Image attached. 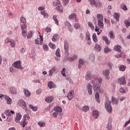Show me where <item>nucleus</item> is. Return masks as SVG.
<instances>
[{
  "mask_svg": "<svg viewBox=\"0 0 130 130\" xmlns=\"http://www.w3.org/2000/svg\"><path fill=\"white\" fill-rule=\"evenodd\" d=\"M23 92L25 97L29 98L31 96V92L27 89H23Z\"/></svg>",
  "mask_w": 130,
  "mask_h": 130,
  "instance_id": "obj_17",
  "label": "nucleus"
},
{
  "mask_svg": "<svg viewBox=\"0 0 130 130\" xmlns=\"http://www.w3.org/2000/svg\"><path fill=\"white\" fill-rule=\"evenodd\" d=\"M82 111L87 112L89 110V107L88 106H85L82 108Z\"/></svg>",
  "mask_w": 130,
  "mask_h": 130,
  "instance_id": "obj_37",
  "label": "nucleus"
},
{
  "mask_svg": "<svg viewBox=\"0 0 130 130\" xmlns=\"http://www.w3.org/2000/svg\"><path fill=\"white\" fill-rule=\"evenodd\" d=\"M109 35H110V38L111 39H114V38H115L114 35H113V32H112V31L109 32Z\"/></svg>",
  "mask_w": 130,
  "mask_h": 130,
  "instance_id": "obj_40",
  "label": "nucleus"
},
{
  "mask_svg": "<svg viewBox=\"0 0 130 130\" xmlns=\"http://www.w3.org/2000/svg\"><path fill=\"white\" fill-rule=\"evenodd\" d=\"M91 84H92V86L93 87V90L94 91H97L98 92H101V91H100V86L101 85L96 83L95 82H94V83H91Z\"/></svg>",
  "mask_w": 130,
  "mask_h": 130,
  "instance_id": "obj_8",
  "label": "nucleus"
},
{
  "mask_svg": "<svg viewBox=\"0 0 130 130\" xmlns=\"http://www.w3.org/2000/svg\"><path fill=\"white\" fill-rule=\"evenodd\" d=\"M26 119H30V116H29L28 114H26L23 116L22 121L20 122V124L22 125L23 127H25L26 124H27V122H25L26 121Z\"/></svg>",
  "mask_w": 130,
  "mask_h": 130,
  "instance_id": "obj_5",
  "label": "nucleus"
},
{
  "mask_svg": "<svg viewBox=\"0 0 130 130\" xmlns=\"http://www.w3.org/2000/svg\"><path fill=\"white\" fill-rule=\"evenodd\" d=\"M105 107L109 113L112 112V107H111V102L110 101L107 100L105 103Z\"/></svg>",
  "mask_w": 130,
  "mask_h": 130,
  "instance_id": "obj_6",
  "label": "nucleus"
},
{
  "mask_svg": "<svg viewBox=\"0 0 130 130\" xmlns=\"http://www.w3.org/2000/svg\"><path fill=\"white\" fill-rule=\"evenodd\" d=\"M94 49L95 51H101V50H102V48H101V46H100V45L98 44V43H96L95 44Z\"/></svg>",
  "mask_w": 130,
  "mask_h": 130,
  "instance_id": "obj_19",
  "label": "nucleus"
},
{
  "mask_svg": "<svg viewBox=\"0 0 130 130\" xmlns=\"http://www.w3.org/2000/svg\"><path fill=\"white\" fill-rule=\"evenodd\" d=\"M124 22L125 25L127 27V28L128 27H129V26H130V22H129V21H128V20H125L124 21Z\"/></svg>",
  "mask_w": 130,
  "mask_h": 130,
  "instance_id": "obj_42",
  "label": "nucleus"
},
{
  "mask_svg": "<svg viewBox=\"0 0 130 130\" xmlns=\"http://www.w3.org/2000/svg\"><path fill=\"white\" fill-rule=\"evenodd\" d=\"M105 53H108V52H111V49L108 48V46H106L104 50Z\"/></svg>",
  "mask_w": 130,
  "mask_h": 130,
  "instance_id": "obj_34",
  "label": "nucleus"
},
{
  "mask_svg": "<svg viewBox=\"0 0 130 130\" xmlns=\"http://www.w3.org/2000/svg\"><path fill=\"white\" fill-rule=\"evenodd\" d=\"M10 90L12 94H17V91H16V89L15 88L10 87Z\"/></svg>",
  "mask_w": 130,
  "mask_h": 130,
  "instance_id": "obj_36",
  "label": "nucleus"
},
{
  "mask_svg": "<svg viewBox=\"0 0 130 130\" xmlns=\"http://www.w3.org/2000/svg\"><path fill=\"white\" fill-rule=\"evenodd\" d=\"M60 49L59 48H57L55 52V54L57 57H60Z\"/></svg>",
  "mask_w": 130,
  "mask_h": 130,
  "instance_id": "obj_35",
  "label": "nucleus"
},
{
  "mask_svg": "<svg viewBox=\"0 0 130 130\" xmlns=\"http://www.w3.org/2000/svg\"><path fill=\"white\" fill-rule=\"evenodd\" d=\"M121 8L124 10V11H126L127 10V8L126 7V6L122 5L121 6Z\"/></svg>",
  "mask_w": 130,
  "mask_h": 130,
  "instance_id": "obj_55",
  "label": "nucleus"
},
{
  "mask_svg": "<svg viewBox=\"0 0 130 130\" xmlns=\"http://www.w3.org/2000/svg\"><path fill=\"white\" fill-rule=\"evenodd\" d=\"M92 39L93 40V42H95V43L98 42V39H97V36L96 35V34H93L92 35Z\"/></svg>",
  "mask_w": 130,
  "mask_h": 130,
  "instance_id": "obj_30",
  "label": "nucleus"
},
{
  "mask_svg": "<svg viewBox=\"0 0 130 130\" xmlns=\"http://www.w3.org/2000/svg\"><path fill=\"white\" fill-rule=\"evenodd\" d=\"M45 9V7L43 6V7H39L38 8L39 11H43V10Z\"/></svg>",
  "mask_w": 130,
  "mask_h": 130,
  "instance_id": "obj_59",
  "label": "nucleus"
},
{
  "mask_svg": "<svg viewBox=\"0 0 130 130\" xmlns=\"http://www.w3.org/2000/svg\"><path fill=\"white\" fill-rule=\"evenodd\" d=\"M67 98L69 99V100H72L74 98V91L71 90L69 91L67 95Z\"/></svg>",
  "mask_w": 130,
  "mask_h": 130,
  "instance_id": "obj_16",
  "label": "nucleus"
},
{
  "mask_svg": "<svg viewBox=\"0 0 130 130\" xmlns=\"http://www.w3.org/2000/svg\"><path fill=\"white\" fill-rule=\"evenodd\" d=\"M81 26V25H80L79 23H76L74 24V27L75 29H78Z\"/></svg>",
  "mask_w": 130,
  "mask_h": 130,
  "instance_id": "obj_46",
  "label": "nucleus"
},
{
  "mask_svg": "<svg viewBox=\"0 0 130 130\" xmlns=\"http://www.w3.org/2000/svg\"><path fill=\"white\" fill-rule=\"evenodd\" d=\"M26 51V49H24L23 48L20 49V52L21 53H24Z\"/></svg>",
  "mask_w": 130,
  "mask_h": 130,
  "instance_id": "obj_64",
  "label": "nucleus"
},
{
  "mask_svg": "<svg viewBox=\"0 0 130 130\" xmlns=\"http://www.w3.org/2000/svg\"><path fill=\"white\" fill-rule=\"evenodd\" d=\"M21 61H17L13 63V66L16 69H19V70H23V67L21 66Z\"/></svg>",
  "mask_w": 130,
  "mask_h": 130,
  "instance_id": "obj_7",
  "label": "nucleus"
},
{
  "mask_svg": "<svg viewBox=\"0 0 130 130\" xmlns=\"http://www.w3.org/2000/svg\"><path fill=\"white\" fill-rule=\"evenodd\" d=\"M103 74L104 76H105L106 79H107V80H109V74H110V71H109V70L107 69L103 71Z\"/></svg>",
  "mask_w": 130,
  "mask_h": 130,
  "instance_id": "obj_12",
  "label": "nucleus"
},
{
  "mask_svg": "<svg viewBox=\"0 0 130 130\" xmlns=\"http://www.w3.org/2000/svg\"><path fill=\"white\" fill-rule=\"evenodd\" d=\"M89 59L90 61H94L95 56L93 54H90L89 56Z\"/></svg>",
  "mask_w": 130,
  "mask_h": 130,
  "instance_id": "obj_33",
  "label": "nucleus"
},
{
  "mask_svg": "<svg viewBox=\"0 0 130 130\" xmlns=\"http://www.w3.org/2000/svg\"><path fill=\"white\" fill-rule=\"evenodd\" d=\"M95 98L96 101L98 103H100V101L99 100V98H100V95L99 93L96 92L95 93Z\"/></svg>",
  "mask_w": 130,
  "mask_h": 130,
  "instance_id": "obj_25",
  "label": "nucleus"
},
{
  "mask_svg": "<svg viewBox=\"0 0 130 130\" xmlns=\"http://www.w3.org/2000/svg\"><path fill=\"white\" fill-rule=\"evenodd\" d=\"M103 81V80L102 79V78H96L92 80L91 83H95L96 84H98L99 83V85H101V84H102Z\"/></svg>",
  "mask_w": 130,
  "mask_h": 130,
  "instance_id": "obj_11",
  "label": "nucleus"
},
{
  "mask_svg": "<svg viewBox=\"0 0 130 130\" xmlns=\"http://www.w3.org/2000/svg\"><path fill=\"white\" fill-rule=\"evenodd\" d=\"M56 18H57V15L53 16V19L54 20V21H55L56 25H58V20H57V19H56Z\"/></svg>",
  "mask_w": 130,
  "mask_h": 130,
  "instance_id": "obj_38",
  "label": "nucleus"
},
{
  "mask_svg": "<svg viewBox=\"0 0 130 130\" xmlns=\"http://www.w3.org/2000/svg\"><path fill=\"white\" fill-rule=\"evenodd\" d=\"M56 9L57 12L59 13H62L63 10H62V7L60 6H58L56 7Z\"/></svg>",
  "mask_w": 130,
  "mask_h": 130,
  "instance_id": "obj_28",
  "label": "nucleus"
},
{
  "mask_svg": "<svg viewBox=\"0 0 130 130\" xmlns=\"http://www.w3.org/2000/svg\"><path fill=\"white\" fill-rule=\"evenodd\" d=\"M91 6H94L95 8L99 9L102 7V3L100 0H88Z\"/></svg>",
  "mask_w": 130,
  "mask_h": 130,
  "instance_id": "obj_2",
  "label": "nucleus"
},
{
  "mask_svg": "<svg viewBox=\"0 0 130 130\" xmlns=\"http://www.w3.org/2000/svg\"><path fill=\"white\" fill-rule=\"evenodd\" d=\"M19 104H20V106H24L25 108L27 107V105H26V103L22 100H20L19 101Z\"/></svg>",
  "mask_w": 130,
  "mask_h": 130,
  "instance_id": "obj_23",
  "label": "nucleus"
},
{
  "mask_svg": "<svg viewBox=\"0 0 130 130\" xmlns=\"http://www.w3.org/2000/svg\"><path fill=\"white\" fill-rule=\"evenodd\" d=\"M86 87L89 95H92V94H93V92H92V85H91L90 83H88Z\"/></svg>",
  "mask_w": 130,
  "mask_h": 130,
  "instance_id": "obj_15",
  "label": "nucleus"
},
{
  "mask_svg": "<svg viewBox=\"0 0 130 130\" xmlns=\"http://www.w3.org/2000/svg\"><path fill=\"white\" fill-rule=\"evenodd\" d=\"M92 77L91 76V74L90 72H87L85 75V79L87 80V81H90Z\"/></svg>",
  "mask_w": 130,
  "mask_h": 130,
  "instance_id": "obj_21",
  "label": "nucleus"
},
{
  "mask_svg": "<svg viewBox=\"0 0 130 130\" xmlns=\"http://www.w3.org/2000/svg\"><path fill=\"white\" fill-rule=\"evenodd\" d=\"M62 2L64 6H67V5L69 4V2H70V0H62Z\"/></svg>",
  "mask_w": 130,
  "mask_h": 130,
  "instance_id": "obj_52",
  "label": "nucleus"
},
{
  "mask_svg": "<svg viewBox=\"0 0 130 130\" xmlns=\"http://www.w3.org/2000/svg\"><path fill=\"white\" fill-rule=\"evenodd\" d=\"M5 114H6L7 116H11L12 114H11V112H10V110H7L5 111Z\"/></svg>",
  "mask_w": 130,
  "mask_h": 130,
  "instance_id": "obj_44",
  "label": "nucleus"
},
{
  "mask_svg": "<svg viewBox=\"0 0 130 130\" xmlns=\"http://www.w3.org/2000/svg\"><path fill=\"white\" fill-rule=\"evenodd\" d=\"M64 50L66 54L69 55V42L67 40L64 41Z\"/></svg>",
  "mask_w": 130,
  "mask_h": 130,
  "instance_id": "obj_10",
  "label": "nucleus"
},
{
  "mask_svg": "<svg viewBox=\"0 0 130 130\" xmlns=\"http://www.w3.org/2000/svg\"><path fill=\"white\" fill-rule=\"evenodd\" d=\"M41 92H42V90H41V89H39L36 91V93L37 95H40V94H41Z\"/></svg>",
  "mask_w": 130,
  "mask_h": 130,
  "instance_id": "obj_56",
  "label": "nucleus"
},
{
  "mask_svg": "<svg viewBox=\"0 0 130 130\" xmlns=\"http://www.w3.org/2000/svg\"><path fill=\"white\" fill-rule=\"evenodd\" d=\"M20 20L21 23H22L21 30H22V36H23V37H25V38H26V35L25 34H27V31L24 30H25V29L27 28V24H26L27 21H26V19L24 18V17L23 16H21L20 18Z\"/></svg>",
  "mask_w": 130,
  "mask_h": 130,
  "instance_id": "obj_1",
  "label": "nucleus"
},
{
  "mask_svg": "<svg viewBox=\"0 0 130 130\" xmlns=\"http://www.w3.org/2000/svg\"><path fill=\"white\" fill-rule=\"evenodd\" d=\"M79 64H82V66H83V64L85 63V61L83 59H80L79 60Z\"/></svg>",
  "mask_w": 130,
  "mask_h": 130,
  "instance_id": "obj_53",
  "label": "nucleus"
},
{
  "mask_svg": "<svg viewBox=\"0 0 130 130\" xmlns=\"http://www.w3.org/2000/svg\"><path fill=\"white\" fill-rule=\"evenodd\" d=\"M112 118H109L108 121V123L110 124H112Z\"/></svg>",
  "mask_w": 130,
  "mask_h": 130,
  "instance_id": "obj_61",
  "label": "nucleus"
},
{
  "mask_svg": "<svg viewBox=\"0 0 130 130\" xmlns=\"http://www.w3.org/2000/svg\"><path fill=\"white\" fill-rule=\"evenodd\" d=\"M43 48L44 49V50H48V46H47V45H43Z\"/></svg>",
  "mask_w": 130,
  "mask_h": 130,
  "instance_id": "obj_63",
  "label": "nucleus"
},
{
  "mask_svg": "<svg viewBox=\"0 0 130 130\" xmlns=\"http://www.w3.org/2000/svg\"><path fill=\"white\" fill-rule=\"evenodd\" d=\"M10 44L11 46L14 47V46H15V41H14V40H11V41H10Z\"/></svg>",
  "mask_w": 130,
  "mask_h": 130,
  "instance_id": "obj_50",
  "label": "nucleus"
},
{
  "mask_svg": "<svg viewBox=\"0 0 130 130\" xmlns=\"http://www.w3.org/2000/svg\"><path fill=\"white\" fill-rule=\"evenodd\" d=\"M65 26H67L68 27L69 30L70 32H73V29H72V25L70 23V22L66 21L65 22Z\"/></svg>",
  "mask_w": 130,
  "mask_h": 130,
  "instance_id": "obj_18",
  "label": "nucleus"
},
{
  "mask_svg": "<svg viewBox=\"0 0 130 130\" xmlns=\"http://www.w3.org/2000/svg\"><path fill=\"white\" fill-rule=\"evenodd\" d=\"M58 36V35L57 34L54 35L53 38H52V41H53V42H55V41H56V40H57Z\"/></svg>",
  "mask_w": 130,
  "mask_h": 130,
  "instance_id": "obj_39",
  "label": "nucleus"
},
{
  "mask_svg": "<svg viewBox=\"0 0 130 130\" xmlns=\"http://www.w3.org/2000/svg\"><path fill=\"white\" fill-rule=\"evenodd\" d=\"M35 42L36 44H40V45H43V37L42 36L40 35V38H37L35 40Z\"/></svg>",
  "mask_w": 130,
  "mask_h": 130,
  "instance_id": "obj_9",
  "label": "nucleus"
},
{
  "mask_svg": "<svg viewBox=\"0 0 130 130\" xmlns=\"http://www.w3.org/2000/svg\"><path fill=\"white\" fill-rule=\"evenodd\" d=\"M102 39L103 40H104V41H106L107 40H108V38H107V37L104 36L102 37Z\"/></svg>",
  "mask_w": 130,
  "mask_h": 130,
  "instance_id": "obj_62",
  "label": "nucleus"
},
{
  "mask_svg": "<svg viewBox=\"0 0 130 130\" xmlns=\"http://www.w3.org/2000/svg\"><path fill=\"white\" fill-rule=\"evenodd\" d=\"M119 91L120 92V93H125V90H124L123 88H120Z\"/></svg>",
  "mask_w": 130,
  "mask_h": 130,
  "instance_id": "obj_60",
  "label": "nucleus"
},
{
  "mask_svg": "<svg viewBox=\"0 0 130 130\" xmlns=\"http://www.w3.org/2000/svg\"><path fill=\"white\" fill-rule=\"evenodd\" d=\"M77 18V16H76V14L75 13H72L71 15L69 16V19H72L73 18Z\"/></svg>",
  "mask_w": 130,
  "mask_h": 130,
  "instance_id": "obj_47",
  "label": "nucleus"
},
{
  "mask_svg": "<svg viewBox=\"0 0 130 130\" xmlns=\"http://www.w3.org/2000/svg\"><path fill=\"white\" fill-rule=\"evenodd\" d=\"M55 112L53 113V116L56 117L57 115H61V112L62 111V109L60 107H57L54 108Z\"/></svg>",
  "mask_w": 130,
  "mask_h": 130,
  "instance_id": "obj_4",
  "label": "nucleus"
},
{
  "mask_svg": "<svg viewBox=\"0 0 130 130\" xmlns=\"http://www.w3.org/2000/svg\"><path fill=\"white\" fill-rule=\"evenodd\" d=\"M119 70L122 72H124V71H125V67H124L123 65H121L119 67Z\"/></svg>",
  "mask_w": 130,
  "mask_h": 130,
  "instance_id": "obj_48",
  "label": "nucleus"
},
{
  "mask_svg": "<svg viewBox=\"0 0 130 130\" xmlns=\"http://www.w3.org/2000/svg\"><path fill=\"white\" fill-rule=\"evenodd\" d=\"M88 26H89V27H90V28L92 29V30H94V26H93V23H92V22H88Z\"/></svg>",
  "mask_w": 130,
  "mask_h": 130,
  "instance_id": "obj_51",
  "label": "nucleus"
},
{
  "mask_svg": "<svg viewBox=\"0 0 130 130\" xmlns=\"http://www.w3.org/2000/svg\"><path fill=\"white\" fill-rule=\"evenodd\" d=\"M4 98L6 100L7 104H11L12 103V99L9 96L5 95Z\"/></svg>",
  "mask_w": 130,
  "mask_h": 130,
  "instance_id": "obj_20",
  "label": "nucleus"
},
{
  "mask_svg": "<svg viewBox=\"0 0 130 130\" xmlns=\"http://www.w3.org/2000/svg\"><path fill=\"white\" fill-rule=\"evenodd\" d=\"M22 118V115H21V113H18L16 114V117H15V122H19L20 123V120Z\"/></svg>",
  "mask_w": 130,
  "mask_h": 130,
  "instance_id": "obj_14",
  "label": "nucleus"
},
{
  "mask_svg": "<svg viewBox=\"0 0 130 130\" xmlns=\"http://www.w3.org/2000/svg\"><path fill=\"white\" fill-rule=\"evenodd\" d=\"M121 48V46L117 45L114 47V49L116 51H118V52H120L121 50H120V49Z\"/></svg>",
  "mask_w": 130,
  "mask_h": 130,
  "instance_id": "obj_27",
  "label": "nucleus"
},
{
  "mask_svg": "<svg viewBox=\"0 0 130 130\" xmlns=\"http://www.w3.org/2000/svg\"><path fill=\"white\" fill-rule=\"evenodd\" d=\"M49 47L52 49H55V48H56V46L55 45V44H53L51 43H50Z\"/></svg>",
  "mask_w": 130,
  "mask_h": 130,
  "instance_id": "obj_43",
  "label": "nucleus"
},
{
  "mask_svg": "<svg viewBox=\"0 0 130 130\" xmlns=\"http://www.w3.org/2000/svg\"><path fill=\"white\" fill-rule=\"evenodd\" d=\"M97 18L98 19V25L101 29L104 28V24H103V15L102 14H98Z\"/></svg>",
  "mask_w": 130,
  "mask_h": 130,
  "instance_id": "obj_3",
  "label": "nucleus"
},
{
  "mask_svg": "<svg viewBox=\"0 0 130 130\" xmlns=\"http://www.w3.org/2000/svg\"><path fill=\"white\" fill-rule=\"evenodd\" d=\"M64 72H66V68H63L62 71H61V74L63 77H66V73Z\"/></svg>",
  "mask_w": 130,
  "mask_h": 130,
  "instance_id": "obj_57",
  "label": "nucleus"
},
{
  "mask_svg": "<svg viewBox=\"0 0 130 130\" xmlns=\"http://www.w3.org/2000/svg\"><path fill=\"white\" fill-rule=\"evenodd\" d=\"M55 88V85L52 81H49V89Z\"/></svg>",
  "mask_w": 130,
  "mask_h": 130,
  "instance_id": "obj_31",
  "label": "nucleus"
},
{
  "mask_svg": "<svg viewBox=\"0 0 130 130\" xmlns=\"http://www.w3.org/2000/svg\"><path fill=\"white\" fill-rule=\"evenodd\" d=\"M38 124L40 125V127H42L43 125H44V123L43 122H39Z\"/></svg>",
  "mask_w": 130,
  "mask_h": 130,
  "instance_id": "obj_58",
  "label": "nucleus"
},
{
  "mask_svg": "<svg viewBox=\"0 0 130 130\" xmlns=\"http://www.w3.org/2000/svg\"><path fill=\"white\" fill-rule=\"evenodd\" d=\"M118 82L120 85H126V81H125V77L124 76L122 77L121 78L118 79Z\"/></svg>",
  "mask_w": 130,
  "mask_h": 130,
  "instance_id": "obj_13",
  "label": "nucleus"
},
{
  "mask_svg": "<svg viewBox=\"0 0 130 130\" xmlns=\"http://www.w3.org/2000/svg\"><path fill=\"white\" fill-rule=\"evenodd\" d=\"M55 70H56V68L55 67H52L49 71V76L51 77L52 75H53V73L55 72Z\"/></svg>",
  "mask_w": 130,
  "mask_h": 130,
  "instance_id": "obj_22",
  "label": "nucleus"
},
{
  "mask_svg": "<svg viewBox=\"0 0 130 130\" xmlns=\"http://www.w3.org/2000/svg\"><path fill=\"white\" fill-rule=\"evenodd\" d=\"M60 4V2L58 0H57V2H56L53 3V6H54V7H55L56 6H58V5H59Z\"/></svg>",
  "mask_w": 130,
  "mask_h": 130,
  "instance_id": "obj_49",
  "label": "nucleus"
},
{
  "mask_svg": "<svg viewBox=\"0 0 130 130\" xmlns=\"http://www.w3.org/2000/svg\"><path fill=\"white\" fill-rule=\"evenodd\" d=\"M112 101L114 104H118V99H115V98L113 96L112 97Z\"/></svg>",
  "mask_w": 130,
  "mask_h": 130,
  "instance_id": "obj_29",
  "label": "nucleus"
},
{
  "mask_svg": "<svg viewBox=\"0 0 130 130\" xmlns=\"http://www.w3.org/2000/svg\"><path fill=\"white\" fill-rule=\"evenodd\" d=\"M107 128L108 130H111V128H112V124H109V123H108L107 124Z\"/></svg>",
  "mask_w": 130,
  "mask_h": 130,
  "instance_id": "obj_45",
  "label": "nucleus"
},
{
  "mask_svg": "<svg viewBox=\"0 0 130 130\" xmlns=\"http://www.w3.org/2000/svg\"><path fill=\"white\" fill-rule=\"evenodd\" d=\"M66 80L69 81L70 84H74V81H73V80H72V79H71L70 78H66Z\"/></svg>",
  "mask_w": 130,
  "mask_h": 130,
  "instance_id": "obj_54",
  "label": "nucleus"
},
{
  "mask_svg": "<svg viewBox=\"0 0 130 130\" xmlns=\"http://www.w3.org/2000/svg\"><path fill=\"white\" fill-rule=\"evenodd\" d=\"M29 107L30 109H32L33 111H37L38 108L36 106L34 107L32 105L29 104Z\"/></svg>",
  "mask_w": 130,
  "mask_h": 130,
  "instance_id": "obj_26",
  "label": "nucleus"
},
{
  "mask_svg": "<svg viewBox=\"0 0 130 130\" xmlns=\"http://www.w3.org/2000/svg\"><path fill=\"white\" fill-rule=\"evenodd\" d=\"M32 36H33V34L31 31L28 32V35L27 36V39H30V38H32Z\"/></svg>",
  "mask_w": 130,
  "mask_h": 130,
  "instance_id": "obj_41",
  "label": "nucleus"
},
{
  "mask_svg": "<svg viewBox=\"0 0 130 130\" xmlns=\"http://www.w3.org/2000/svg\"><path fill=\"white\" fill-rule=\"evenodd\" d=\"M92 115L94 118H98V116H99V113L98 112V111H93L92 112Z\"/></svg>",
  "mask_w": 130,
  "mask_h": 130,
  "instance_id": "obj_24",
  "label": "nucleus"
},
{
  "mask_svg": "<svg viewBox=\"0 0 130 130\" xmlns=\"http://www.w3.org/2000/svg\"><path fill=\"white\" fill-rule=\"evenodd\" d=\"M114 18L117 22H118V21H119V14L118 13H115L114 15Z\"/></svg>",
  "mask_w": 130,
  "mask_h": 130,
  "instance_id": "obj_32",
  "label": "nucleus"
}]
</instances>
